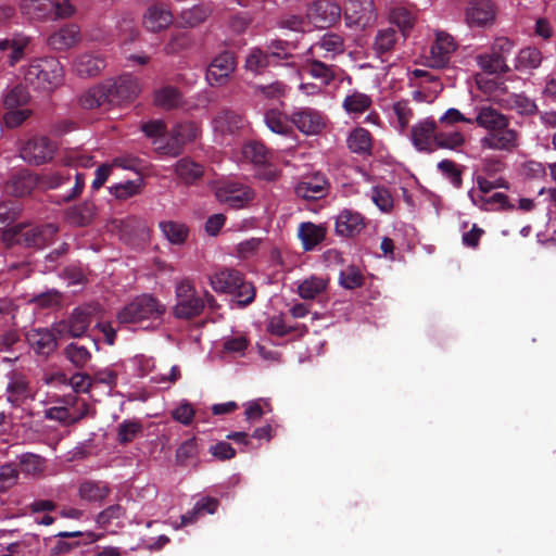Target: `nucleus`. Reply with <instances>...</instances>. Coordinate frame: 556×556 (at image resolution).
Returning <instances> with one entry per match:
<instances>
[{
    "instance_id": "f257e3e1",
    "label": "nucleus",
    "mask_w": 556,
    "mask_h": 556,
    "mask_svg": "<svg viewBox=\"0 0 556 556\" xmlns=\"http://www.w3.org/2000/svg\"><path fill=\"white\" fill-rule=\"evenodd\" d=\"M475 116L468 117L458 109H447L438 123L443 127H454L458 123L476 125L486 134L480 139L485 150L513 152L520 146V134L510 127V119L492 105L481 104L475 108Z\"/></svg>"
},
{
    "instance_id": "f03ea898",
    "label": "nucleus",
    "mask_w": 556,
    "mask_h": 556,
    "mask_svg": "<svg viewBox=\"0 0 556 556\" xmlns=\"http://www.w3.org/2000/svg\"><path fill=\"white\" fill-rule=\"evenodd\" d=\"M213 295L204 291L202 294L197 291L190 279L184 278L175 283V305L173 315L178 319H191L199 316L205 304H212Z\"/></svg>"
},
{
    "instance_id": "7ed1b4c3",
    "label": "nucleus",
    "mask_w": 556,
    "mask_h": 556,
    "mask_svg": "<svg viewBox=\"0 0 556 556\" xmlns=\"http://www.w3.org/2000/svg\"><path fill=\"white\" fill-rule=\"evenodd\" d=\"M210 285L215 292L230 294L242 307L252 303L255 298L253 285L233 268H223L211 275Z\"/></svg>"
},
{
    "instance_id": "20e7f679",
    "label": "nucleus",
    "mask_w": 556,
    "mask_h": 556,
    "mask_svg": "<svg viewBox=\"0 0 556 556\" xmlns=\"http://www.w3.org/2000/svg\"><path fill=\"white\" fill-rule=\"evenodd\" d=\"M24 79L36 89L49 91L63 81V67L54 58L35 59L23 70Z\"/></svg>"
},
{
    "instance_id": "39448f33",
    "label": "nucleus",
    "mask_w": 556,
    "mask_h": 556,
    "mask_svg": "<svg viewBox=\"0 0 556 556\" xmlns=\"http://www.w3.org/2000/svg\"><path fill=\"white\" fill-rule=\"evenodd\" d=\"M56 232L58 226L54 224L36 227L16 225L3 231V240L8 244L17 243L41 249L52 242Z\"/></svg>"
},
{
    "instance_id": "423d86ee",
    "label": "nucleus",
    "mask_w": 556,
    "mask_h": 556,
    "mask_svg": "<svg viewBox=\"0 0 556 556\" xmlns=\"http://www.w3.org/2000/svg\"><path fill=\"white\" fill-rule=\"evenodd\" d=\"M166 306L151 294H141L125 305L117 314L121 324L140 323L162 318Z\"/></svg>"
},
{
    "instance_id": "0eeeda50",
    "label": "nucleus",
    "mask_w": 556,
    "mask_h": 556,
    "mask_svg": "<svg viewBox=\"0 0 556 556\" xmlns=\"http://www.w3.org/2000/svg\"><path fill=\"white\" fill-rule=\"evenodd\" d=\"M55 405L45 409V417L68 426L83 419L89 413V406L79 402L76 395H65L54 401Z\"/></svg>"
},
{
    "instance_id": "6e6552de",
    "label": "nucleus",
    "mask_w": 556,
    "mask_h": 556,
    "mask_svg": "<svg viewBox=\"0 0 556 556\" xmlns=\"http://www.w3.org/2000/svg\"><path fill=\"white\" fill-rule=\"evenodd\" d=\"M41 179L42 185L49 189L61 188L73 182L71 190L63 195L65 202L78 197L85 187V175L68 166L67 168L47 173Z\"/></svg>"
},
{
    "instance_id": "1a4fd4ad",
    "label": "nucleus",
    "mask_w": 556,
    "mask_h": 556,
    "mask_svg": "<svg viewBox=\"0 0 556 556\" xmlns=\"http://www.w3.org/2000/svg\"><path fill=\"white\" fill-rule=\"evenodd\" d=\"M241 153L244 160L255 166L261 179L274 181L278 177L279 172L270 164V153L263 143L250 141L242 147Z\"/></svg>"
},
{
    "instance_id": "9d476101",
    "label": "nucleus",
    "mask_w": 556,
    "mask_h": 556,
    "mask_svg": "<svg viewBox=\"0 0 556 556\" xmlns=\"http://www.w3.org/2000/svg\"><path fill=\"white\" fill-rule=\"evenodd\" d=\"M92 323L89 307H76L64 319L53 323L59 338H83Z\"/></svg>"
},
{
    "instance_id": "9b49d317",
    "label": "nucleus",
    "mask_w": 556,
    "mask_h": 556,
    "mask_svg": "<svg viewBox=\"0 0 556 556\" xmlns=\"http://www.w3.org/2000/svg\"><path fill=\"white\" fill-rule=\"evenodd\" d=\"M21 9L34 18L66 17L73 13L68 0H23Z\"/></svg>"
},
{
    "instance_id": "f8f14e48",
    "label": "nucleus",
    "mask_w": 556,
    "mask_h": 556,
    "mask_svg": "<svg viewBox=\"0 0 556 556\" xmlns=\"http://www.w3.org/2000/svg\"><path fill=\"white\" fill-rule=\"evenodd\" d=\"M214 190L216 199L232 208H242L254 197L248 186L236 181H220Z\"/></svg>"
},
{
    "instance_id": "ddd939ff",
    "label": "nucleus",
    "mask_w": 556,
    "mask_h": 556,
    "mask_svg": "<svg viewBox=\"0 0 556 556\" xmlns=\"http://www.w3.org/2000/svg\"><path fill=\"white\" fill-rule=\"evenodd\" d=\"M291 123L306 136L320 134L327 124L326 115L313 108H295L290 115Z\"/></svg>"
},
{
    "instance_id": "4468645a",
    "label": "nucleus",
    "mask_w": 556,
    "mask_h": 556,
    "mask_svg": "<svg viewBox=\"0 0 556 556\" xmlns=\"http://www.w3.org/2000/svg\"><path fill=\"white\" fill-rule=\"evenodd\" d=\"M247 125V121L239 113L228 109L222 110L212 122L215 140L224 143L228 137L243 131Z\"/></svg>"
},
{
    "instance_id": "2eb2a0df",
    "label": "nucleus",
    "mask_w": 556,
    "mask_h": 556,
    "mask_svg": "<svg viewBox=\"0 0 556 556\" xmlns=\"http://www.w3.org/2000/svg\"><path fill=\"white\" fill-rule=\"evenodd\" d=\"M438 130V123L432 117L420 119L410 128L413 146L421 152L435 151Z\"/></svg>"
},
{
    "instance_id": "dca6fc26",
    "label": "nucleus",
    "mask_w": 556,
    "mask_h": 556,
    "mask_svg": "<svg viewBox=\"0 0 556 556\" xmlns=\"http://www.w3.org/2000/svg\"><path fill=\"white\" fill-rule=\"evenodd\" d=\"M455 50L456 42L454 38L445 31L437 30L435 39L426 58L428 66L432 68L445 67Z\"/></svg>"
},
{
    "instance_id": "f3484780",
    "label": "nucleus",
    "mask_w": 556,
    "mask_h": 556,
    "mask_svg": "<svg viewBox=\"0 0 556 556\" xmlns=\"http://www.w3.org/2000/svg\"><path fill=\"white\" fill-rule=\"evenodd\" d=\"M9 381L5 389L7 400L13 407L23 409L35 397V391L29 384L28 379L22 374L12 372L9 375Z\"/></svg>"
},
{
    "instance_id": "a211bd4d",
    "label": "nucleus",
    "mask_w": 556,
    "mask_h": 556,
    "mask_svg": "<svg viewBox=\"0 0 556 556\" xmlns=\"http://www.w3.org/2000/svg\"><path fill=\"white\" fill-rule=\"evenodd\" d=\"M55 144L47 137H34L21 149V157L34 165H40L52 160Z\"/></svg>"
},
{
    "instance_id": "6ab92c4d",
    "label": "nucleus",
    "mask_w": 556,
    "mask_h": 556,
    "mask_svg": "<svg viewBox=\"0 0 556 556\" xmlns=\"http://www.w3.org/2000/svg\"><path fill=\"white\" fill-rule=\"evenodd\" d=\"M28 45V37L21 34L0 39V67L14 66L20 62Z\"/></svg>"
},
{
    "instance_id": "aec40b11",
    "label": "nucleus",
    "mask_w": 556,
    "mask_h": 556,
    "mask_svg": "<svg viewBox=\"0 0 556 556\" xmlns=\"http://www.w3.org/2000/svg\"><path fill=\"white\" fill-rule=\"evenodd\" d=\"M349 25L366 27L376 21V10L372 0H348L344 8Z\"/></svg>"
},
{
    "instance_id": "412c9836",
    "label": "nucleus",
    "mask_w": 556,
    "mask_h": 556,
    "mask_svg": "<svg viewBox=\"0 0 556 556\" xmlns=\"http://www.w3.org/2000/svg\"><path fill=\"white\" fill-rule=\"evenodd\" d=\"M496 16L495 4L491 0H471L465 11L466 23L470 27H486Z\"/></svg>"
},
{
    "instance_id": "4be33fe9",
    "label": "nucleus",
    "mask_w": 556,
    "mask_h": 556,
    "mask_svg": "<svg viewBox=\"0 0 556 556\" xmlns=\"http://www.w3.org/2000/svg\"><path fill=\"white\" fill-rule=\"evenodd\" d=\"M340 14V7L327 0H318L307 10V18L317 28L329 27L338 21Z\"/></svg>"
},
{
    "instance_id": "5701e85b",
    "label": "nucleus",
    "mask_w": 556,
    "mask_h": 556,
    "mask_svg": "<svg viewBox=\"0 0 556 556\" xmlns=\"http://www.w3.org/2000/svg\"><path fill=\"white\" fill-rule=\"evenodd\" d=\"M112 88V98L114 104L132 101L141 92V84L137 77L129 74L121 75L115 80H109Z\"/></svg>"
},
{
    "instance_id": "b1692460",
    "label": "nucleus",
    "mask_w": 556,
    "mask_h": 556,
    "mask_svg": "<svg viewBox=\"0 0 556 556\" xmlns=\"http://www.w3.org/2000/svg\"><path fill=\"white\" fill-rule=\"evenodd\" d=\"M56 331L51 328H33L26 333V340L31 349L39 355L48 356L52 354L56 346Z\"/></svg>"
},
{
    "instance_id": "393cba45",
    "label": "nucleus",
    "mask_w": 556,
    "mask_h": 556,
    "mask_svg": "<svg viewBox=\"0 0 556 556\" xmlns=\"http://www.w3.org/2000/svg\"><path fill=\"white\" fill-rule=\"evenodd\" d=\"M365 226V218L361 213L343 208L336 217L334 230L340 237L351 238L359 235Z\"/></svg>"
},
{
    "instance_id": "a878e982",
    "label": "nucleus",
    "mask_w": 556,
    "mask_h": 556,
    "mask_svg": "<svg viewBox=\"0 0 556 556\" xmlns=\"http://www.w3.org/2000/svg\"><path fill=\"white\" fill-rule=\"evenodd\" d=\"M235 68L233 55L230 52L220 53L210 64L206 71V80L212 86H223Z\"/></svg>"
},
{
    "instance_id": "bb28decb",
    "label": "nucleus",
    "mask_w": 556,
    "mask_h": 556,
    "mask_svg": "<svg viewBox=\"0 0 556 556\" xmlns=\"http://www.w3.org/2000/svg\"><path fill=\"white\" fill-rule=\"evenodd\" d=\"M327 179L320 173H314L301 178L294 186V192L298 197L305 200H317L327 192Z\"/></svg>"
},
{
    "instance_id": "cd10ccee",
    "label": "nucleus",
    "mask_w": 556,
    "mask_h": 556,
    "mask_svg": "<svg viewBox=\"0 0 556 556\" xmlns=\"http://www.w3.org/2000/svg\"><path fill=\"white\" fill-rule=\"evenodd\" d=\"M174 21L172 12L161 4L150 5L143 16L142 25L151 33H160L172 25Z\"/></svg>"
},
{
    "instance_id": "c85d7f7f",
    "label": "nucleus",
    "mask_w": 556,
    "mask_h": 556,
    "mask_svg": "<svg viewBox=\"0 0 556 556\" xmlns=\"http://www.w3.org/2000/svg\"><path fill=\"white\" fill-rule=\"evenodd\" d=\"M344 51V41L343 38L333 33H327L321 36V38L311 46L308 53L313 58H326L332 59L337 54H340Z\"/></svg>"
},
{
    "instance_id": "c756f323",
    "label": "nucleus",
    "mask_w": 556,
    "mask_h": 556,
    "mask_svg": "<svg viewBox=\"0 0 556 556\" xmlns=\"http://www.w3.org/2000/svg\"><path fill=\"white\" fill-rule=\"evenodd\" d=\"M372 106V98L357 89H351L342 101V109L353 119L359 118Z\"/></svg>"
},
{
    "instance_id": "7c9ffc66",
    "label": "nucleus",
    "mask_w": 556,
    "mask_h": 556,
    "mask_svg": "<svg viewBox=\"0 0 556 556\" xmlns=\"http://www.w3.org/2000/svg\"><path fill=\"white\" fill-rule=\"evenodd\" d=\"M79 102L84 109L92 110L106 104H114L110 81L101 83L81 94Z\"/></svg>"
},
{
    "instance_id": "2f4dec72",
    "label": "nucleus",
    "mask_w": 556,
    "mask_h": 556,
    "mask_svg": "<svg viewBox=\"0 0 556 556\" xmlns=\"http://www.w3.org/2000/svg\"><path fill=\"white\" fill-rule=\"evenodd\" d=\"M414 118V110L408 100H400L390 106V125L400 134H404Z\"/></svg>"
},
{
    "instance_id": "473e14b6",
    "label": "nucleus",
    "mask_w": 556,
    "mask_h": 556,
    "mask_svg": "<svg viewBox=\"0 0 556 556\" xmlns=\"http://www.w3.org/2000/svg\"><path fill=\"white\" fill-rule=\"evenodd\" d=\"M102 535V533L97 534L92 531L60 532L58 536L63 540L58 542L56 547L61 553H68L80 544H89L98 541Z\"/></svg>"
},
{
    "instance_id": "72a5a7b5",
    "label": "nucleus",
    "mask_w": 556,
    "mask_h": 556,
    "mask_svg": "<svg viewBox=\"0 0 556 556\" xmlns=\"http://www.w3.org/2000/svg\"><path fill=\"white\" fill-rule=\"evenodd\" d=\"M466 144L465 134L455 127H441L437 135V150L463 151Z\"/></svg>"
},
{
    "instance_id": "f704fd0d",
    "label": "nucleus",
    "mask_w": 556,
    "mask_h": 556,
    "mask_svg": "<svg viewBox=\"0 0 556 556\" xmlns=\"http://www.w3.org/2000/svg\"><path fill=\"white\" fill-rule=\"evenodd\" d=\"M495 101L503 109L514 110L520 115H533L538 112L535 102L523 93H511Z\"/></svg>"
},
{
    "instance_id": "c9c22d12",
    "label": "nucleus",
    "mask_w": 556,
    "mask_h": 556,
    "mask_svg": "<svg viewBox=\"0 0 556 556\" xmlns=\"http://www.w3.org/2000/svg\"><path fill=\"white\" fill-rule=\"evenodd\" d=\"M105 67L103 58L92 53L78 55L73 64L75 73L80 77H93Z\"/></svg>"
},
{
    "instance_id": "e433bc0d",
    "label": "nucleus",
    "mask_w": 556,
    "mask_h": 556,
    "mask_svg": "<svg viewBox=\"0 0 556 556\" xmlns=\"http://www.w3.org/2000/svg\"><path fill=\"white\" fill-rule=\"evenodd\" d=\"M328 283V278L313 275L298 282L296 292L303 300H315L327 290Z\"/></svg>"
},
{
    "instance_id": "4c0bfd02",
    "label": "nucleus",
    "mask_w": 556,
    "mask_h": 556,
    "mask_svg": "<svg viewBox=\"0 0 556 556\" xmlns=\"http://www.w3.org/2000/svg\"><path fill=\"white\" fill-rule=\"evenodd\" d=\"M397 41V31L391 26L384 27L377 31L372 43V49L379 58L383 59L386 55L393 51Z\"/></svg>"
},
{
    "instance_id": "58836bf2",
    "label": "nucleus",
    "mask_w": 556,
    "mask_h": 556,
    "mask_svg": "<svg viewBox=\"0 0 556 556\" xmlns=\"http://www.w3.org/2000/svg\"><path fill=\"white\" fill-rule=\"evenodd\" d=\"M468 197L473 205L484 211L502 210L507 207L508 204L507 195L502 192H496L491 195H483L480 194L479 192H476L475 189H471L468 192Z\"/></svg>"
},
{
    "instance_id": "ea45409f",
    "label": "nucleus",
    "mask_w": 556,
    "mask_h": 556,
    "mask_svg": "<svg viewBox=\"0 0 556 556\" xmlns=\"http://www.w3.org/2000/svg\"><path fill=\"white\" fill-rule=\"evenodd\" d=\"M36 178L27 170H21L12 176L5 185V191L15 197H24L36 186Z\"/></svg>"
},
{
    "instance_id": "a19ab883",
    "label": "nucleus",
    "mask_w": 556,
    "mask_h": 556,
    "mask_svg": "<svg viewBox=\"0 0 556 556\" xmlns=\"http://www.w3.org/2000/svg\"><path fill=\"white\" fill-rule=\"evenodd\" d=\"M78 39V27L68 25L51 34L48 42L54 50H66L76 45Z\"/></svg>"
},
{
    "instance_id": "79ce46f5",
    "label": "nucleus",
    "mask_w": 556,
    "mask_h": 556,
    "mask_svg": "<svg viewBox=\"0 0 556 556\" xmlns=\"http://www.w3.org/2000/svg\"><path fill=\"white\" fill-rule=\"evenodd\" d=\"M325 236L326 231L323 226L313 223H302L299 226V238L305 251L314 250L325 239Z\"/></svg>"
},
{
    "instance_id": "37998d69",
    "label": "nucleus",
    "mask_w": 556,
    "mask_h": 556,
    "mask_svg": "<svg viewBox=\"0 0 556 556\" xmlns=\"http://www.w3.org/2000/svg\"><path fill=\"white\" fill-rule=\"evenodd\" d=\"M346 144L353 153L368 154L372 147L371 136L367 129L356 127L349 134Z\"/></svg>"
},
{
    "instance_id": "c03bdc74",
    "label": "nucleus",
    "mask_w": 556,
    "mask_h": 556,
    "mask_svg": "<svg viewBox=\"0 0 556 556\" xmlns=\"http://www.w3.org/2000/svg\"><path fill=\"white\" fill-rule=\"evenodd\" d=\"M304 71L313 78L319 80L320 85L324 87L328 86L336 78L334 67L327 65L315 58L307 60Z\"/></svg>"
},
{
    "instance_id": "a18cd8bd",
    "label": "nucleus",
    "mask_w": 556,
    "mask_h": 556,
    "mask_svg": "<svg viewBox=\"0 0 556 556\" xmlns=\"http://www.w3.org/2000/svg\"><path fill=\"white\" fill-rule=\"evenodd\" d=\"M65 358L78 369L86 367L92 358L91 351L79 342H71L64 349Z\"/></svg>"
},
{
    "instance_id": "49530a36",
    "label": "nucleus",
    "mask_w": 556,
    "mask_h": 556,
    "mask_svg": "<svg viewBox=\"0 0 556 556\" xmlns=\"http://www.w3.org/2000/svg\"><path fill=\"white\" fill-rule=\"evenodd\" d=\"M153 102L157 108L172 110L182 102L180 92L173 86H164L154 91Z\"/></svg>"
},
{
    "instance_id": "de8ad7c7",
    "label": "nucleus",
    "mask_w": 556,
    "mask_h": 556,
    "mask_svg": "<svg viewBox=\"0 0 556 556\" xmlns=\"http://www.w3.org/2000/svg\"><path fill=\"white\" fill-rule=\"evenodd\" d=\"M476 61L478 66L489 74L506 73L509 70L506 59L498 53L490 52L479 54L477 55Z\"/></svg>"
},
{
    "instance_id": "09e8293b",
    "label": "nucleus",
    "mask_w": 556,
    "mask_h": 556,
    "mask_svg": "<svg viewBox=\"0 0 556 556\" xmlns=\"http://www.w3.org/2000/svg\"><path fill=\"white\" fill-rule=\"evenodd\" d=\"M159 226L164 237L172 244H182L188 238L189 229L182 223L175 220H163Z\"/></svg>"
},
{
    "instance_id": "8fccbe9b",
    "label": "nucleus",
    "mask_w": 556,
    "mask_h": 556,
    "mask_svg": "<svg viewBox=\"0 0 556 556\" xmlns=\"http://www.w3.org/2000/svg\"><path fill=\"white\" fill-rule=\"evenodd\" d=\"M542 62V54L540 50L533 47L521 49L515 59L516 70L523 72L538 68Z\"/></svg>"
},
{
    "instance_id": "3c124183",
    "label": "nucleus",
    "mask_w": 556,
    "mask_h": 556,
    "mask_svg": "<svg viewBox=\"0 0 556 556\" xmlns=\"http://www.w3.org/2000/svg\"><path fill=\"white\" fill-rule=\"evenodd\" d=\"M175 170L177 176L186 184H191L199 179L203 174L201 164L195 163L189 157H184L176 163Z\"/></svg>"
},
{
    "instance_id": "603ef678",
    "label": "nucleus",
    "mask_w": 556,
    "mask_h": 556,
    "mask_svg": "<svg viewBox=\"0 0 556 556\" xmlns=\"http://www.w3.org/2000/svg\"><path fill=\"white\" fill-rule=\"evenodd\" d=\"M109 494L105 483L100 481H85L79 486V495L83 500L97 502L103 500Z\"/></svg>"
},
{
    "instance_id": "864d4df0",
    "label": "nucleus",
    "mask_w": 556,
    "mask_h": 556,
    "mask_svg": "<svg viewBox=\"0 0 556 556\" xmlns=\"http://www.w3.org/2000/svg\"><path fill=\"white\" fill-rule=\"evenodd\" d=\"M264 122L266 126L275 134L288 135L291 131L287 117L279 110H268L264 115Z\"/></svg>"
},
{
    "instance_id": "5fc2aeb1",
    "label": "nucleus",
    "mask_w": 556,
    "mask_h": 556,
    "mask_svg": "<svg viewBox=\"0 0 556 556\" xmlns=\"http://www.w3.org/2000/svg\"><path fill=\"white\" fill-rule=\"evenodd\" d=\"M390 21L400 28L402 36L405 38L408 31L414 27L415 16L408 9L397 7L391 11Z\"/></svg>"
},
{
    "instance_id": "6e6d98bb",
    "label": "nucleus",
    "mask_w": 556,
    "mask_h": 556,
    "mask_svg": "<svg viewBox=\"0 0 556 556\" xmlns=\"http://www.w3.org/2000/svg\"><path fill=\"white\" fill-rule=\"evenodd\" d=\"M143 430L142 424L136 419H126L117 427V441L126 444L135 440Z\"/></svg>"
},
{
    "instance_id": "4d7b16f0",
    "label": "nucleus",
    "mask_w": 556,
    "mask_h": 556,
    "mask_svg": "<svg viewBox=\"0 0 556 556\" xmlns=\"http://www.w3.org/2000/svg\"><path fill=\"white\" fill-rule=\"evenodd\" d=\"M273 65L266 51L253 48L245 59V68L255 74L262 73L267 66Z\"/></svg>"
},
{
    "instance_id": "13d9d810",
    "label": "nucleus",
    "mask_w": 556,
    "mask_h": 556,
    "mask_svg": "<svg viewBox=\"0 0 556 556\" xmlns=\"http://www.w3.org/2000/svg\"><path fill=\"white\" fill-rule=\"evenodd\" d=\"M245 419L250 422L257 421L265 414L273 410L270 403L266 399H257L243 404Z\"/></svg>"
},
{
    "instance_id": "bf43d9fd",
    "label": "nucleus",
    "mask_w": 556,
    "mask_h": 556,
    "mask_svg": "<svg viewBox=\"0 0 556 556\" xmlns=\"http://www.w3.org/2000/svg\"><path fill=\"white\" fill-rule=\"evenodd\" d=\"M211 10L205 5H194L184 10L180 13V20L184 26L194 27L203 23L210 15Z\"/></svg>"
},
{
    "instance_id": "052dcab7",
    "label": "nucleus",
    "mask_w": 556,
    "mask_h": 556,
    "mask_svg": "<svg viewBox=\"0 0 556 556\" xmlns=\"http://www.w3.org/2000/svg\"><path fill=\"white\" fill-rule=\"evenodd\" d=\"M142 180H127L113 185L109 188L110 193L119 200H126L141 192Z\"/></svg>"
},
{
    "instance_id": "680f3d73",
    "label": "nucleus",
    "mask_w": 556,
    "mask_h": 556,
    "mask_svg": "<svg viewBox=\"0 0 556 556\" xmlns=\"http://www.w3.org/2000/svg\"><path fill=\"white\" fill-rule=\"evenodd\" d=\"M217 506L218 502L215 498L203 497L194 504L191 510V515L189 517H181V521H190L191 519L205 518L207 515L214 514L217 509Z\"/></svg>"
},
{
    "instance_id": "e2e57ef3",
    "label": "nucleus",
    "mask_w": 556,
    "mask_h": 556,
    "mask_svg": "<svg viewBox=\"0 0 556 556\" xmlns=\"http://www.w3.org/2000/svg\"><path fill=\"white\" fill-rule=\"evenodd\" d=\"M66 220L74 226H85L92 217V208L89 204L73 206L66 211Z\"/></svg>"
},
{
    "instance_id": "0e129e2a",
    "label": "nucleus",
    "mask_w": 556,
    "mask_h": 556,
    "mask_svg": "<svg viewBox=\"0 0 556 556\" xmlns=\"http://www.w3.org/2000/svg\"><path fill=\"white\" fill-rule=\"evenodd\" d=\"M364 276L359 268L354 265H349L340 271L339 283L344 289H355L363 285Z\"/></svg>"
},
{
    "instance_id": "69168bd1",
    "label": "nucleus",
    "mask_w": 556,
    "mask_h": 556,
    "mask_svg": "<svg viewBox=\"0 0 556 556\" xmlns=\"http://www.w3.org/2000/svg\"><path fill=\"white\" fill-rule=\"evenodd\" d=\"M28 99L29 96L23 87H14L4 94L3 108L4 110L26 108Z\"/></svg>"
},
{
    "instance_id": "338daca9",
    "label": "nucleus",
    "mask_w": 556,
    "mask_h": 556,
    "mask_svg": "<svg viewBox=\"0 0 556 556\" xmlns=\"http://www.w3.org/2000/svg\"><path fill=\"white\" fill-rule=\"evenodd\" d=\"M153 144L155 146V151L161 155L166 156H177L181 152V148L184 146L180 142L179 138H175L174 132L172 131V136L168 140L162 139L153 140Z\"/></svg>"
},
{
    "instance_id": "774afa93",
    "label": "nucleus",
    "mask_w": 556,
    "mask_h": 556,
    "mask_svg": "<svg viewBox=\"0 0 556 556\" xmlns=\"http://www.w3.org/2000/svg\"><path fill=\"white\" fill-rule=\"evenodd\" d=\"M370 199L376 204V206L384 213H388L393 207V198L391 192L386 187H374L370 190Z\"/></svg>"
}]
</instances>
